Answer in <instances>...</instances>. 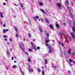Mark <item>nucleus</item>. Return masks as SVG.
<instances>
[{
    "label": "nucleus",
    "instance_id": "nucleus-1",
    "mask_svg": "<svg viewBox=\"0 0 75 75\" xmlns=\"http://www.w3.org/2000/svg\"><path fill=\"white\" fill-rule=\"evenodd\" d=\"M67 8L68 11H69V13L70 15V16H71V18L73 17V15H72V13H71V8L69 6H67Z\"/></svg>",
    "mask_w": 75,
    "mask_h": 75
},
{
    "label": "nucleus",
    "instance_id": "nucleus-2",
    "mask_svg": "<svg viewBox=\"0 0 75 75\" xmlns=\"http://www.w3.org/2000/svg\"><path fill=\"white\" fill-rule=\"evenodd\" d=\"M48 48L49 50V54H50V53H51L52 52V50H51L52 49V47H51V46H48Z\"/></svg>",
    "mask_w": 75,
    "mask_h": 75
},
{
    "label": "nucleus",
    "instance_id": "nucleus-3",
    "mask_svg": "<svg viewBox=\"0 0 75 75\" xmlns=\"http://www.w3.org/2000/svg\"><path fill=\"white\" fill-rule=\"evenodd\" d=\"M70 34L71 35V36L73 38H74V39H75V34H74L73 33H70Z\"/></svg>",
    "mask_w": 75,
    "mask_h": 75
},
{
    "label": "nucleus",
    "instance_id": "nucleus-4",
    "mask_svg": "<svg viewBox=\"0 0 75 75\" xmlns=\"http://www.w3.org/2000/svg\"><path fill=\"white\" fill-rule=\"evenodd\" d=\"M45 34L46 35L47 37H49V36H50L49 33H47V31H45Z\"/></svg>",
    "mask_w": 75,
    "mask_h": 75
},
{
    "label": "nucleus",
    "instance_id": "nucleus-5",
    "mask_svg": "<svg viewBox=\"0 0 75 75\" xmlns=\"http://www.w3.org/2000/svg\"><path fill=\"white\" fill-rule=\"evenodd\" d=\"M19 45H20V47L21 50H22V51L23 52H25V51H24V49H23V47H22L21 46V45L20 44Z\"/></svg>",
    "mask_w": 75,
    "mask_h": 75
},
{
    "label": "nucleus",
    "instance_id": "nucleus-6",
    "mask_svg": "<svg viewBox=\"0 0 75 75\" xmlns=\"http://www.w3.org/2000/svg\"><path fill=\"white\" fill-rule=\"evenodd\" d=\"M39 27L40 31L41 32V33H42V28H41V27L39 26Z\"/></svg>",
    "mask_w": 75,
    "mask_h": 75
},
{
    "label": "nucleus",
    "instance_id": "nucleus-7",
    "mask_svg": "<svg viewBox=\"0 0 75 75\" xmlns=\"http://www.w3.org/2000/svg\"><path fill=\"white\" fill-rule=\"evenodd\" d=\"M65 4L66 6H68V0H67L65 1Z\"/></svg>",
    "mask_w": 75,
    "mask_h": 75
},
{
    "label": "nucleus",
    "instance_id": "nucleus-8",
    "mask_svg": "<svg viewBox=\"0 0 75 75\" xmlns=\"http://www.w3.org/2000/svg\"><path fill=\"white\" fill-rule=\"evenodd\" d=\"M57 5L58 7H61V5L60 4H59V3H57Z\"/></svg>",
    "mask_w": 75,
    "mask_h": 75
},
{
    "label": "nucleus",
    "instance_id": "nucleus-9",
    "mask_svg": "<svg viewBox=\"0 0 75 75\" xmlns=\"http://www.w3.org/2000/svg\"><path fill=\"white\" fill-rule=\"evenodd\" d=\"M14 28L15 31H16V32H17V31H18V29H17V27H15Z\"/></svg>",
    "mask_w": 75,
    "mask_h": 75
},
{
    "label": "nucleus",
    "instance_id": "nucleus-10",
    "mask_svg": "<svg viewBox=\"0 0 75 75\" xmlns=\"http://www.w3.org/2000/svg\"><path fill=\"white\" fill-rule=\"evenodd\" d=\"M45 64H47V62H48V60L47 59H45Z\"/></svg>",
    "mask_w": 75,
    "mask_h": 75
},
{
    "label": "nucleus",
    "instance_id": "nucleus-11",
    "mask_svg": "<svg viewBox=\"0 0 75 75\" xmlns=\"http://www.w3.org/2000/svg\"><path fill=\"white\" fill-rule=\"evenodd\" d=\"M45 22H46V23H48L49 24H50V22H49L48 20L47 19H45Z\"/></svg>",
    "mask_w": 75,
    "mask_h": 75
},
{
    "label": "nucleus",
    "instance_id": "nucleus-12",
    "mask_svg": "<svg viewBox=\"0 0 75 75\" xmlns=\"http://www.w3.org/2000/svg\"><path fill=\"white\" fill-rule=\"evenodd\" d=\"M59 44L62 45V47H64V44L63 43L61 44V43L60 42H59Z\"/></svg>",
    "mask_w": 75,
    "mask_h": 75
},
{
    "label": "nucleus",
    "instance_id": "nucleus-13",
    "mask_svg": "<svg viewBox=\"0 0 75 75\" xmlns=\"http://www.w3.org/2000/svg\"><path fill=\"white\" fill-rule=\"evenodd\" d=\"M0 14L1 15V18H3V14H2V13L1 12H0Z\"/></svg>",
    "mask_w": 75,
    "mask_h": 75
},
{
    "label": "nucleus",
    "instance_id": "nucleus-14",
    "mask_svg": "<svg viewBox=\"0 0 75 75\" xmlns=\"http://www.w3.org/2000/svg\"><path fill=\"white\" fill-rule=\"evenodd\" d=\"M68 39L69 40V41H71V38L69 36H68Z\"/></svg>",
    "mask_w": 75,
    "mask_h": 75
},
{
    "label": "nucleus",
    "instance_id": "nucleus-15",
    "mask_svg": "<svg viewBox=\"0 0 75 75\" xmlns=\"http://www.w3.org/2000/svg\"><path fill=\"white\" fill-rule=\"evenodd\" d=\"M71 49H69V50L68 51V53H69L70 54H71Z\"/></svg>",
    "mask_w": 75,
    "mask_h": 75
},
{
    "label": "nucleus",
    "instance_id": "nucleus-16",
    "mask_svg": "<svg viewBox=\"0 0 75 75\" xmlns=\"http://www.w3.org/2000/svg\"><path fill=\"white\" fill-rule=\"evenodd\" d=\"M60 34L61 37H62V36L63 35V33L62 32H61L60 33Z\"/></svg>",
    "mask_w": 75,
    "mask_h": 75
},
{
    "label": "nucleus",
    "instance_id": "nucleus-17",
    "mask_svg": "<svg viewBox=\"0 0 75 75\" xmlns=\"http://www.w3.org/2000/svg\"><path fill=\"white\" fill-rule=\"evenodd\" d=\"M12 68H16L17 66H16V65H14L13 66Z\"/></svg>",
    "mask_w": 75,
    "mask_h": 75
},
{
    "label": "nucleus",
    "instance_id": "nucleus-18",
    "mask_svg": "<svg viewBox=\"0 0 75 75\" xmlns=\"http://www.w3.org/2000/svg\"><path fill=\"white\" fill-rule=\"evenodd\" d=\"M42 75H44V74H45V71H44L43 70L42 71Z\"/></svg>",
    "mask_w": 75,
    "mask_h": 75
},
{
    "label": "nucleus",
    "instance_id": "nucleus-19",
    "mask_svg": "<svg viewBox=\"0 0 75 75\" xmlns=\"http://www.w3.org/2000/svg\"><path fill=\"white\" fill-rule=\"evenodd\" d=\"M42 12V13H44V14H45V12L44 11V10L42 9H40Z\"/></svg>",
    "mask_w": 75,
    "mask_h": 75
},
{
    "label": "nucleus",
    "instance_id": "nucleus-20",
    "mask_svg": "<svg viewBox=\"0 0 75 75\" xmlns=\"http://www.w3.org/2000/svg\"><path fill=\"white\" fill-rule=\"evenodd\" d=\"M18 35H19V34L18 33H17L16 34V37H18Z\"/></svg>",
    "mask_w": 75,
    "mask_h": 75
},
{
    "label": "nucleus",
    "instance_id": "nucleus-21",
    "mask_svg": "<svg viewBox=\"0 0 75 75\" xmlns=\"http://www.w3.org/2000/svg\"><path fill=\"white\" fill-rule=\"evenodd\" d=\"M49 40H45V42L47 43H48L49 42Z\"/></svg>",
    "mask_w": 75,
    "mask_h": 75
},
{
    "label": "nucleus",
    "instance_id": "nucleus-22",
    "mask_svg": "<svg viewBox=\"0 0 75 75\" xmlns=\"http://www.w3.org/2000/svg\"><path fill=\"white\" fill-rule=\"evenodd\" d=\"M31 45H32V47H34V43H33V42H31Z\"/></svg>",
    "mask_w": 75,
    "mask_h": 75
},
{
    "label": "nucleus",
    "instance_id": "nucleus-23",
    "mask_svg": "<svg viewBox=\"0 0 75 75\" xmlns=\"http://www.w3.org/2000/svg\"><path fill=\"white\" fill-rule=\"evenodd\" d=\"M50 27L52 29V28H53V27L52 26V25H50Z\"/></svg>",
    "mask_w": 75,
    "mask_h": 75
},
{
    "label": "nucleus",
    "instance_id": "nucleus-24",
    "mask_svg": "<svg viewBox=\"0 0 75 75\" xmlns=\"http://www.w3.org/2000/svg\"><path fill=\"white\" fill-rule=\"evenodd\" d=\"M56 26L58 28L59 27V25H58V24H56Z\"/></svg>",
    "mask_w": 75,
    "mask_h": 75
},
{
    "label": "nucleus",
    "instance_id": "nucleus-25",
    "mask_svg": "<svg viewBox=\"0 0 75 75\" xmlns=\"http://www.w3.org/2000/svg\"><path fill=\"white\" fill-rule=\"evenodd\" d=\"M3 33H6V30L5 29H4V31L3 32Z\"/></svg>",
    "mask_w": 75,
    "mask_h": 75
},
{
    "label": "nucleus",
    "instance_id": "nucleus-26",
    "mask_svg": "<svg viewBox=\"0 0 75 75\" xmlns=\"http://www.w3.org/2000/svg\"><path fill=\"white\" fill-rule=\"evenodd\" d=\"M34 48L35 51H37V49L35 48V46H34Z\"/></svg>",
    "mask_w": 75,
    "mask_h": 75
},
{
    "label": "nucleus",
    "instance_id": "nucleus-27",
    "mask_svg": "<svg viewBox=\"0 0 75 75\" xmlns=\"http://www.w3.org/2000/svg\"><path fill=\"white\" fill-rule=\"evenodd\" d=\"M35 21H37V19H36V18H35V17H33Z\"/></svg>",
    "mask_w": 75,
    "mask_h": 75
},
{
    "label": "nucleus",
    "instance_id": "nucleus-28",
    "mask_svg": "<svg viewBox=\"0 0 75 75\" xmlns=\"http://www.w3.org/2000/svg\"><path fill=\"white\" fill-rule=\"evenodd\" d=\"M36 18H37V19H39V17L38 16H36Z\"/></svg>",
    "mask_w": 75,
    "mask_h": 75
},
{
    "label": "nucleus",
    "instance_id": "nucleus-29",
    "mask_svg": "<svg viewBox=\"0 0 75 75\" xmlns=\"http://www.w3.org/2000/svg\"><path fill=\"white\" fill-rule=\"evenodd\" d=\"M20 4L21 7H24V6L22 4Z\"/></svg>",
    "mask_w": 75,
    "mask_h": 75
},
{
    "label": "nucleus",
    "instance_id": "nucleus-30",
    "mask_svg": "<svg viewBox=\"0 0 75 75\" xmlns=\"http://www.w3.org/2000/svg\"><path fill=\"white\" fill-rule=\"evenodd\" d=\"M28 35L29 37H30V38H31V35H30V34L29 33L28 34Z\"/></svg>",
    "mask_w": 75,
    "mask_h": 75
},
{
    "label": "nucleus",
    "instance_id": "nucleus-31",
    "mask_svg": "<svg viewBox=\"0 0 75 75\" xmlns=\"http://www.w3.org/2000/svg\"><path fill=\"white\" fill-rule=\"evenodd\" d=\"M28 62H30L31 61V60L30 59V58H29L28 59Z\"/></svg>",
    "mask_w": 75,
    "mask_h": 75
},
{
    "label": "nucleus",
    "instance_id": "nucleus-32",
    "mask_svg": "<svg viewBox=\"0 0 75 75\" xmlns=\"http://www.w3.org/2000/svg\"><path fill=\"white\" fill-rule=\"evenodd\" d=\"M4 38H7V36H6V35H4Z\"/></svg>",
    "mask_w": 75,
    "mask_h": 75
},
{
    "label": "nucleus",
    "instance_id": "nucleus-33",
    "mask_svg": "<svg viewBox=\"0 0 75 75\" xmlns=\"http://www.w3.org/2000/svg\"><path fill=\"white\" fill-rule=\"evenodd\" d=\"M37 69L38 70V72H40V69L39 68H38Z\"/></svg>",
    "mask_w": 75,
    "mask_h": 75
},
{
    "label": "nucleus",
    "instance_id": "nucleus-34",
    "mask_svg": "<svg viewBox=\"0 0 75 75\" xmlns=\"http://www.w3.org/2000/svg\"><path fill=\"white\" fill-rule=\"evenodd\" d=\"M28 51H32V50H31V49H28Z\"/></svg>",
    "mask_w": 75,
    "mask_h": 75
},
{
    "label": "nucleus",
    "instance_id": "nucleus-35",
    "mask_svg": "<svg viewBox=\"0 0 75 75\" xmlns=\"http://www.w3.org/2000/svg\"><path fill=\"white\" fill-rule=\"evenodd\" d=\"M39 4H40V6H42V3H39Z\"/></svg>",
    "mask_w": 75,
    "mask_h": 75
},
{
    "label": "nucleus",
    "instance_id": "nucleus-36",
    "mask_svg": "<svg viewBox=\"0 0 75 75\" xmlns=\"http://www.w3.org/2000/svg\"><path fill=\"white\" fill-rule=\"evenodd\" d=\"M29 23L31 25V21H30V20H29Z\"/></svg>",
    "mask_w": 75,
    "mask_h": 75
},
{
    "label": "nucleus",
    "instance_id": "nucleus-37",
    "mask_svg": "<svg viewBox=\"0 0 75 75\" xmlns=\"http://www.w3.org/2000/svg\"><path fill=\"white\" fill-rule=\"evenodd\" d=\"M10 41H13V40H12V38H10Z\"/></svg>",
    "mask_w": 75,
    "mask_h": 75
},
{
    "label": "nucleus",
    "instance_id": "nucleus-38",
    "mask_svg": "<svg viewBox=\"0 0 75 75\" xmlns=\"http://www.w3.org/2000/svg\"><path fill=\"white\" fill-rule=\"evenodd\" d=\"M21 74H22L23 75H24V74L23 73V71L21 70Z\"/></svg>",
    "mask_w": 75,
    "mask_h": 75
},
{
    "label": "nucleus",
    "instance_id": "nucleus-39",
    "mask_svg": "<svg viewBox=\"0 0 75 75\" xmlns=\"http://www.w3.org/2000/svg\"><path fill=\"white\" fill-rule=\"evenodd\" d=\"M40 47H37V50H39V49H40Z\"/></svg>",
    "mask_w": 75,
    "mask_h": 75
},
{
    "label": "nucleus",
    "instance_id": "nucleus-40",
    "mask_svg": "<svg viewBox=\"0 0 75 75\" xmlns=\"http://www.w3.org/2000/svg\"><path fill=\"white\" fill-rule=\"evenodd\" d=\"M69 61L70 62H72V60H71V59H69Z\"/></svg>",
    "mask_w": 75,
    "mask_h": 75
},
{
    "label": "nucleus",
    "instance_id": "nucleus-41",
    "mask_svg": "<svg viewBox=\"0 0 75 75\" xmlns=\"http://www.w3.org/2000/svg\"><path fill=\"white\" fill-rule=\"evenodd\" d=\"M46 46H48H48H50V45H48V44L47 43H46Z\"/></svg>",
    "mask_w": 75,
    "mask_h": 75
},
{
    "label": "nucleus",
    "instance_id": "nucleus-42",
    "mask_svg": "<svg viewBox=\"0 0 75 75\" xmlns=\"http://www.w3.org/2000/svg\"><path fill=\"white\" fill-rule=\"evenodd\" d=\"M11 59L12 60H14V58H13V57H12Z\"/></svg>",
    "mask_w": 75,
    "mask_h": 75
},
{
    "label": "nucleus",
    "instance_id": "nucleus-43",
    "mask_svg": "<svg viewBox=\"0 0 75 75\" xmlns=\"http://www.w3.org/2000/svg\"><path fill=\"white\" fill-rule=\"evenodd\" d=\"M3 4H4V5L5 6V5H6V3H3Z\"/></svg>",
    "mask_w": 75,
    "mask_h": 75
},
{
    "label": "nucleus",
    "instance_id": "nucleus-44",
    "mask_svg": "<svg viewBox=\"0 0 75 75\" xmlns=\"http://www.w3.org/2000/svg\"><path fill=\"white\" fill-rule=\"evenodd\" d=\"M3 27H6V25H5V24H4L3 25Z\"/></svg>",
    "mask_w": 75,
    "mask_h": 75
},
{
    "label": "nucleus",
    "instance_id": "nucleus-45",
    "mask_svg": "<svg viewBox=\"0 0 75 75\" xmlns=\"http://www.w3.org/2000/svg\"><path fill=\"white\" fill-rule=\"evenodd\" d=\"M71 4L72 6H73V2H71Z\"/></svg>",
    "mask_w": 75,
    "mask_h": 75
},
{
    "label": "nucleus",
    "instance_id": "nucleus-46",
    "mask_svg": "<svg viewBox=\"0 0 75 75\" xmlns=\"http://www.w3.org/2000/svg\"><path fill=\"white\" fill-rule=\"evenodd\" d=\"M5 41H7V38H5Z\"/></svg>",
    "mask_w": 75,
    "mask_h": 75
},
{
    "label": "nucleus",
    "instance_id": "nucleus-47",
    "mask_svg": "<svg viewBox=\"0 0 75 75\" xmlns=\"http://www.w3.org/2000/svg\"><path fill=\"white\" fill-rule=\"evenodd\" d=\"M22 47H24V45L23 44H22Z\"/></svg>",
    "mask_w": 75,
    "mask_h": 75
},
{
    "label": "nucleus",
    "instance_id": "nucleus-48",
    "mask_svg": "<svg viewBox=\"0 0 75 75\" xmlns=\"http://www.w3.org/2000/svg\"><path fill=\"white\" fill-rule=\"evenodd\" d=\"M7 54L8 55V54H9V52H8H8L7 53Z\"/></svg>",
    "mask_w": 75,
    "mask_h": 75
},
{
    "label": "nucleus",
    "instance_id": "nucleus-49",
    "mask_svg": "<svg viewBox=\"0 0 75 75\" xmlns=\"http://www.w3.org/2000/svg\"><path fill=\"white\" fill-rule=\"evenodd\" d=\"M73 55H75V52H73Z\"/></svg>",
    "mask_w": 75,
    "mask_h": 75
},
{
    "label": "nucleus",
    "instance_id": "nucleus-50",
    "mask_svg": "<svg viewBox=\"0 0 75 75\" xmlns=\"http://www.w3.org/2000/svg\"><path fill=\"white\" fill-rule=\"evenodd\" d=\"M6 31H8V30L7 29L6 30Z\"/></svg>",
    "mask_w": 75,
    "mask_h": 75
},
{
    "label": "nucleus",
    "instance_id": "nucleus-51",
    "mask_svg": "<svg viewBox=\"0 0 75 75\" xmlns=\"http://www.w3.org/2000/svg\"><path fill=\"white\" fill-rule=\"evenodd\" d=\"M63 25H65V23H63Z\"/></svg>",
    "mask_w": 75,
    "mask_h": 75
},
{
    "label": "nucleus",
    "instance_id": "nucleus-52",
    "mask_svg": "<svg viewBox=\"0 0 75 75\" xmlns=\"http://www.w3.org/2000/svg\"><path fill=\"white\" fill-rule=\"evenodd\" d=\"M73 61L74 63L75 64V61H74V60H73Z\"/></svg>",
    "mask_w": 75,
    "mask_h": 75
},
{
    "label": "nucleus",
    "instance_id": "nucleus-53",
    "mask_svg": "<svg viewBox=\"0 0 75 75\" xmlns=\"http://www.w3.org/2000/svg\"><path fill=\"white\" fill-rule=\"evenodd\" d=\"M31 71V69H29V72H30Z\"/></svg>",
    "mask_w": 75,
    "mask_h": 75
},
{
    "label": "nucleus",
    "instance_id": "nucleus-54",
    "mask_svg": "<svg viewBox=\"0 0 75 75\" xmlns=\"http://www.w3.org/2000/svg\"><path fill=\"white\" fill-rule=\"evenodd\" d=\"M26 54L27 55H28V54L27 52H26Z\"/></svg>",
    "mask_w": 75,
    "mask_h": 75
},
{
    "label": "nucleus",
    "instance_id": "nucleus-55",
    "mask_svg": "<svg viewBox=\"0 0 75 75\" xmlns=\"http://www.w3.org/2000/svg\"><path fill=\"white\" fill-rule=\"evenodd\" d=\"M14 62H15V63H16V62H17V61H14Z\"/></svg>",
    "mask_w": 75,
    "mask_h": 75
},
{
    "label": "nucleus",
    "instance_id": "nucleus-56",
    "mask_svg": "<svg viewBox=\"0 0 75 75\" xmlns=\"http://www.w3.org/2000/svg\"><path fill=\"white\" fill-rule=\"evenodd\" d=\"M33 41H35V39H33Z\"/></svg>",
    "mask_w": 75,
    "mask_h": 75
},
{
    "label": "nucleus",
    "instance_id": "nucleus-57",
    "mask_svg": "<svg viewBox=\"0 0 75 75\" xmlns=\"http://www.w3.org/2000/svg\"><path fill=\"white\" fill-rule=\"evenodd\" d=\"M31 71H33V69H31Z\"/></svg>",
    "mask_w": 75,
    "mask_h": 75
},
{
    "label": "nucleus",
    "instance_id": "nucleus-58",
    "mask_svg": "<svg viewBox=\"0 0 75 75\" xmlns=\"http://www.w3.org/2000/svg\"><path fill=\"white\" fill-rule=\"evenodd\" d=\"M68 72L69 74H70V73H71V72L70 71H69Z\"/></svg>",
    "mask_w": 75,
    "mask_h": 75
},
{
    "label": "nucleus",
    "instance_id": "nucleus-59",
    "mask_svg": "<svg viewBox=\"0 0 75 75\" xmlns=\"http://www.w3.org/2000/svg\"><path fill=\"white\" fill-rule=\"evenodd\" d=\"M42 69H44V67H42Z\"/></svg>",
    "mask_w": 75,
    "mask_h": 75
},
{
    "label": "nucleus",
    "instance_id": "nucleus-60",
    "mask_svg": "<svg viewBox=\"0 0 75 75\" xmlns=\"http://www.w3.org/2000/svg\"><path fill=\"white\" fill-rule=\"evenodd\" d=\"M7 44H9V42H8Z\"/></svg>",
    "mask_w": 75,
    "mask_h": 75
},
{
    "label": "nucleus",
    "instance_id": "nucleus-61",
    "mask_svg": "<svg viewBox=\"0 0 75 75\" xmlns=\"http://www.w3.org/2000/svg\"><path fill=\"white\" fill-rule=\"evenodd\" d=\"M40 20H40V19H39V21H40Z\"/></svg>",
    "mask_w": 75,
    "mask_h": 75
},
{
    "label": "nucleus",
    "instance_id": "nucleus-62",
    "mask_svg": "<svg viewBox=\"0 0 75 75\" xmlns=\"http://www.w3.org/2000/svg\"><path fill=\"white\" fill-rule=\"evenodd\" d=\"M64 54H66V53H64Z\"/></svg>",
    "mask_w": 75,
    "mask_h": 75
},
{
    "label": "nucleus",
    "instance_id": "nucleus-63",
    "mask_svg": "<svg viewBox=\"0 0 75 75\" xmlns=\"http://www.w3.org/2000/svg\"><path fill=\"white\" fill-rule=\"evenodd\" d=\"M25 40L24 39H23V40L25 41Z\"/></svg>",
    "mask_w": 75,
    "mask_h": 75
},
{
    "label": "nucleus",
    "instance_id": "nucleus-64",
    "mask_svg": "<svg viewBox=\"0 0 75 75\" xmlns=\"http://www.w3.org/2000/svg\"><path fill=\"white\" fill-rule=\"evenodd\" d=\"M6 1H7V0H6Z\"/></svg>",
    "mask_w": 75,
    "mask_h": 75
}]
</instances>
